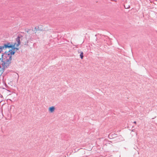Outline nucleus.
I'll return each instance as SVG.
<instances>
[{
	"label": "nucleus",
	"instance_id": "f257e3e1",
	"mask_svg": "<svg viewBox=\"0 0 157 157\" xmlns=\"http://www.w3.org/2000/svg\"><path fill=\"white\" fill-rule=\"evenodd\" d=\"M14 54V52L12 50H10L8 52H5L4 53V58L3 59L5 60L3 61L2 63V66L3 68H5L9 66L11 63L12 59V56Z\"/></svg>",
	"mask_w": 157,
	"mask_h": 157
},
{
	"label": "nucleus",
	"instance_id": "f03ea898",
	"mask_svg": "<svg viewBox=\"0 0 157 157\" xmlns=\"http://www.w3.org/2000/svg\"><path fill=\"white\" fill-rule=\"evenodd\" d=\"M55 109V107L52 106L49 108L48 110L51 113H52L54 111Z\"/></svg>",
	"mask_w": 157,
	"mask_h": 157
},
{
	"label": "nucleus",
	"instance_id": "7ed1b4c3",
	"mask_svg": "<svg viewBox=\"0 0 157 157\" xmlns=\"http://www.w3.org/2000/svg\"><path fill=\"white\" fill-rule=\"evenodd\" d=\"M83 53L82 52L80 54V56L81 59H83Z\"/></svg>",
	"mask_w": 157,
	"mask_h": 157
},
{
	"label": "nucleus",
	"instance_id": "20e7f679",
	"mask_svg": "<svg viewBox=\"0 0 157 157\" xmlns=\"http://www.w3.org/2000/svg\"><path fill=\"white\" fill-rule=\"evenodd\" d=\"M134 123L135 124H136V121H135L134 122Z\"/></svg>",
	"mask_w": 157,
	"mask_h": 157
}]
</instances>
